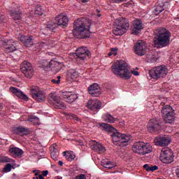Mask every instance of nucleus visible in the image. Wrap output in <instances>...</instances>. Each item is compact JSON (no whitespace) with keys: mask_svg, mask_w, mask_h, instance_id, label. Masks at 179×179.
<instances>
[{"mask_svg":"<svg viewBox=\"0 0 179 179\" xmlns=\"http://www.w3.org/2000/svg\"><path fill=\"white\" fill-rule=\"evenodd\" d=\"M76 54L80 59H82L83 61L86 59L87 57H90L92 54L90 53V51L87 50V48L81 47L76 50Z\"/></svg>","mask_w":179,"mask_h":179,"instance_id":"16","label":"nucleus"},{"mask_svg":"<svg viewBox=\"0 0 179 179\" xmlns=\"http://www.w3.org/2000/svg\"><path fill=\"white\" fill-rule=\"evenodd\" d=\"M1 45H3L5 48V51L7 53L13 52V51H16V42L12 39L3 41L2 40V36L0 35V47Z\"/></svg>","mask_w":179,"mask_h":179,"instance_id":"9","label":"nucleus"},{"mask_svg":"<svg viewBox=\"0 0 179 179\" xmlns=\"http://www.w3.org/2000/svg\"><path fill=\"white\" fill-rule=\"evenodd\" d=\"M119 124H120V127H124V125H125V122L121 121L119 122Z\"/></svg>","mask_w":179,"mask_h":179,"instance_id":"51","label":"nucleus"},{"mask_svg":"<svg viewBox=\"0 0 179 179\" xmlns=\"http://www.w3.org/2000/svg\"><path fill=\"white\" fill-rule=\"evenodd\" d=\"M143 168L145 169V170H146V171H156V170H157V169H159V167L156 165L154 166H149L148 164H145L143 166Z\"/></svg>","mask_w":179,"mask_h":179,"instance_id":"34","label":"nucleus"},{"mask_svg":"<svg viewBox=\"0 0 179 179\" xmlns=\"http://www.w3.org/2000/svg\"><path fill=\"white\" fill-rule=\"evenodd\" d=\"M55 20L57 22L58 26H68V22H69L68 17L64 14L58 15Z\"/></svg>","mask_w":179,"mask_h":179,"instance_id":"24","label":"nucleus"},{"mask_svg":"<svg viewBox=\"0 0 179 179\" xmlns=\"http://www.w3.org/2000/svg\"><path fill=\"white\" fill-rule=\"evenodd\" d=\"M159 125H160V124L157 120L152 119L147 126L148 132H155V131L159 128Z\"/></svg>","mask_w":179,"mask_h":179,"instance_id":"25","label":"nucleus"},{"mask_svg":"<svg viewBox=\"0 0 179 179\" xmlns=\"http://www.w3.org/2000/svg\"><path fill=\"white\" fill-rule=\"evenodd\" d=\"M108 55H109V57H111V55H113V54L111 53V51H110V52L108 53Z\"/></svg>","mask_w":179,"mask_h":179,"instance_id":"55","label":"nucleus"},{"mask_svg":"<svg viewBox=\"0 0 179 179\" xmlns=\"http://www.w3.org/2000/svg\"><path fill=\"white\" fill-rule=\"evenodd\" d=\"M87 107L92 111H97L101 108V103L97 100H90L87 103Z\"/></svg>","mask_w":179,"mask_h":179,"instance_id":"21","label":"nucleus"},{"mask_svg":"<svg viewBox=\"0 0 179 179\" xmlns=\"http://www.w3.org/2000/svg\"><path fill=\"white\" fill-rule=\"evenodd\" d=\"M38 120V118L37 117H30L28 119V121H29V122H34V121H37Z\"/></svg>","mask_w":179,"mask_h":179,"instance_id":"49","label":"nucleus"},{"mask_svg":"<svg viewBox=\"0 0 179 179\" xmlns=\"http://www.w3.org/2000/svg\"><path fill=\"white\" fill-rule=\"evenodd\" d=\"M97 127H99V128H103L108 132H113L111 136L114 145H117L118 146H127L128 142L131 141V135L122 134L117 131V129L108 124L98 123Z\"/></svg>","mask_w":179,"mask_h":179,"instance_id":"3","label":"nucleus"},{"mask_svg":"<svg viewBox=\"0 0 179 179\" xmlns=\"http://www.w3.org/2000/svg\"><path fill=\"white\" fill-rule=\"evenodd\" d=\"M60 59H62V58L55 57L50 62L48 60H43L42 62L41 66L43 69H48V68H57V66L61 64V62L59 61Z\"/></svg>","mask_w":179,"mask_h":179,"instance_id":"12","label":"nucleus"},{"mask_svg":"<svg viewBox=\"0 0 179 179\" xmlns=\"http://www.w3.org/2000/svg\"><path fill=\"white\" fill-rule=\"evenodd\" d=\"M35 47H36L37 50H41L43 47H45V43L42 42V43H38L34 45Z\"/></svg>","mask_w":179,"mask_h":179,"instance_id":"42","label":"nucleus"},{"mask_svg":"<svg viewBox=\"0 0 179 179\" xmlns=\"http://www.w3.org/2000/svg\"><path fill=\"white\" fill-rule=\"evenodd\" d=\"M57 152H51V157L52 159H53V160H57V159H58V157L57 156Z\"/></svg>","mask_w":179,"mask_h":179,"instance_id":"47","label":"nucleus"},{"mask_svg":"<svg viewBox=\"0 0 179 179\" xmlns=\"http://www.w3.org/2000/svg\"><path fill=\"white\" fill-rule=\"evenodd\" d=\"M76 179H87L85 174H80L76 177Z\"/></svg>","mask_w":179,"mask_h":179,"instance_id":"45","label":"nucleus"},{"mask_svg":"<svg viewBox=\"0 0 179 179\" xmlns=\"http://www.w3.org/2000/svg\"><path fill=\"white\" fill-rule=\"evenodd\" d=\"M62 97L66 103H73L78 99V95L71 92H64L62 94Z\"/></svg>","mask_w":179,"mask_h":179,"instance_id":"18","label":"nucleus"},{"mask_svg":"<svg viewBox=\"0 0 179 179\" xmlns=\"http://www.w3.org/2000/svg\"><path fill=\"white\" fill-rule=\"evenodd\" d=\"M114 24L113 32L115 36H122L129 29V23L123 17L116 19Z\"/></svg>","mask_w":179,"mask_h":179,"instance_id":"5","label":"nucleus"},{"mask_svg":"<svg viewBox=\"0 0 179 179\" xmlns=\"http://www.w3.org/2000/svg\"><path fill=\"white\" fill-rule=\"evenodd\" d=\"M169 73V69L166 66H159L150 71V76L152 79L164 78Z\"/></svg>","mask_w":179,"mask_h":179,"instance_id":"8","label":"nucleus"},{"mask_svg":"<svg viewBox=\"0 0 179 179\" xmlns=\"http://www.w3.org/2000/svg\"><path fill=\"white\" fill-rule=\"evenodd\" d=\"M112 72L121 79L128 80L131 79L132 75L139 76V72L136 70L129 71L128 64L124 60H118L112 65Z\"/></svg>","mask_w":179,"mask_h":179,"instance_id":"1","label":"nucleus"},{"mask_svg":"<svg viewBox=\"0 0 179 179\" xmlns=\"http://www.w3.org/2000/svg\"><path fill=\"white\" fill-rule=\"evenodd\" d=\"M79 76V73L75 69H70L66 74V80L68 82H73Z\"/></svg>","mask_w":179,"mask_h":179,"instance_id":"26","label":"nucleus"},{"mask_svg":"<svg viewBox=\"0 0 179 179\" xmlns=\"http://www.w3.org/2000/svg\"><path fill=\"white\" fill-rule=\"evenodd\" d=\"M143 148V142H136L132 146V150L134 153L142 155V149Z\"/></svg>","mask_w":179,"mask_h":179,"instance_id":"27","label":"nucleus"},{"mask_svg":"<svg viewBox=\"0 0 179 179\" xmlns=\"http://www.w3.org/2000/svg\"><path fill=\"white\" fill-rule=\"evenodd\" d=\"M54 43H55V41L50 40L48 43H46V45H50V47H54Z\"/></svg>","mask_w":179,"mask_h":179,"instance_id":"48","label":"nucleus"},{"mask_svg":"<svg viewBox=\"0 0 179 179\" xmlns=\"http://www.w3.org/2000/svg\"><path fill=\"white\" fill-rule=\"evenodd\" d=\"M10 92H11L13 94H14L19 99L25 100V101H27V100H29V98L27 97V96L24 94L23 92H22V90L17 89V87H10Z\"/></svg>","mask_w":179,"mask_h":179,"instance_id":"20","label":"nucleus"},{"mask_svg":"<svg viewBox=\"0 0 179 179\" xmlns=\"http://www.w3.org/2000/svg\"><path fill=\"white\" fill-rule=\"evenodd\" d=\"M67 118L70 120H75V121H79V117L76 115H73L72 113L67 115Z\"/></svg>","mask_w":179,"mask_h":179,"instance_id":"39","label":"nucleus"},{"mask_svg":"<svg viewBox=\"0 0 179 179\" xmlns=\"http://www.w3.org/2000/svg\"><path fill=\"white\" fill-rule=\"evenodd\" d=\"M52 83H54L55 85H59L61 82V76H58L57 78L52 79L51 80Z\"/></svg>","mask_w":179,"mask_h":179,"instance_id":"40","label":"nucleus"},{"mask_svg":"<svg viewBox=\"0 0 179 179\" xmlns=\"http://www.w3.org/2000/svg\"><path fill=\"white\" fill-rule=\"evenodd\" d=\"M64 153L66 159L69 162H72V160H74L75 157H76V155H75V153H73V152L72 151H67V152H64Z\"/></svg>","mask_w":179,"mask_h":179,"instance_id":"33","label":"nucleus"},{"mask_svg":"<svg viewBox=\"0 0 179 179\" xmlns=\"http://www.w3.org/2000/svg\"><path fill=\"white\" fill-rule=\"evenodd\" d=\"M110 51H111V54H113V55H117L118 48H112Z\"/></svg>","mask_w":179,"mask_h":179,"instance_id":"46","label":"nucleus"},{"mask_svg":"<svg viewBox=\"0 0 179 179\" xmlns=\"http://www.w3.org/2000/svg\"><path fill=\"white\" fill-rule=\"evenodd\" d=\"M82 2H87L89 0H81Z\"/></svg>","mask_w":179,"mask_h":179,"instance_id":"56","label":"nucleus"},{"mask_svg":"<svg viewBox=\"0 0 179 179\" xmlns=\"http://www.w3.org/2000/svg\"><path fill=\"white\" fill-rule=\"evenodd\" d=\"M178 135H179L178 134H176V136H178Z\"/></svg>","mask_w":179,"mask_h":179,"instance_id":"57","label":"nucleus"},{"mask_svg":"<svg viewBox=\"0 0 179 179\" xmlns=\"http://www.w3.org/2000/svg\"><path fill=\"white\" fill-rule=\"evenodd\" d=\"M12 170V165L7 164L3 169V173H9Z\"/></svg>","mask_w":179,"mask_h":179,"instance_id":"38","label":"nucleus"},{"mask_svg":"<svg viewBox=\"0 0 179 179\" xmlns=\"http://www.w3.org/2000/svg\"><path fill=\"white\" fill-rule=\"evenodd\" d=\"M143 29V24L141 20H135L133 24V34H139L141 33V30Z\"/></svg>","mask_w":179,"mask_h":179,"instance_id":"22","label":"nucleus"},{"mask_svg":"<svg viewBox=\"0 0 179 179\" xmlns=\"http://www.w3.org/2000/svg\"><path fill=\"white\" fill-rule=\"evenodd\" d=\"M113 2H115V3H117L118 2H122L124 0H112Z\"/></svg>","mask_w":179,"mask_h":179,"instance_id":"52","label":"nucleus"},{"mask_svg":"<svg viewBox=\"0 0 179 179\" xmlns=\"http://www.w3.org/2000/svg\"><path fill=\"white\" fill-rule=\"evenodd\" d=\"M9 152L11 156L13 157H18L19 156H22L23 155V150L19 148H10L9 150Z\"/></svg>","mask_w":179,"mask_h":179,"instance_id":"29","label":"nucleus"},{"mask_svg":"<svg viewBox=\"0 0 179 179\" xmlns=\"http://www.w3.org/2000/svg\"><path fill=\"white\" fill-rule=\"evenodd\" d=\"M50 99L53 101V104L55 108H59L63 110L64 108H66V105L61 101V98L57 96L55 93H50L49 95Z\"/></svg>","mask_w":179,"mask_h":179,"instance_id":"14","label":"nucleus"},{"mask_svg":"<svg viewBox=\"0 0 179 179\" xmlns=\"http://www.w3.org/2000/svg\"><path fill=\"white\" fill-rule=\"evenodd\" d=\"M164 5L163 3L157 6L155 8V15H159V13H162L163 10H164V8L163 7Z\"/></svg>","mask_w":179,"mask_h":179,"instance_id":"36","label":"nucleus"},{"mask_svg":"<svg viewBox=\"0 0 179 179\" xmlns=\"http://www.w3.org/2000/svg\"><path fill=\"white\" fill-rule=\"evenodd\" d=\"M176 176L179 178V169L176 170Z\"/></svg>","mask_w":179,"mask_h":179,"instance_id":"53","label":"nucleus"},{"mask_svg":"<svg viewBox=\"0 0 179 179\" xmlns=\"http://www.w3.org/2000/svg\"><path fill=\"white\" fill-rule=\"evenodd\" d=\"M164 121L166 124H173L176 117L174 116V110L169 105L164 106L162 110Z\"/></svg>","mask_w":179,"mask_h":179,"instance_id":"7","label":"nucleus"},{"mask_svg":"<svg viewBox=\"0 0 179 179\" xmlns=\"http://www.w3.org/2000/svg\"><path fill=\"white\" fill-rule=\"evenodd\" d=\"M159 160L164 164H170L174 162V152L170 148H163L161 150Z\"/></svg>","mask_w":179,"mask_h":179,"instance_id":"6","label":"nucleus"},{"mask_svg":"<svg viewBox=\"0 0 179 179\" xmlns=\"http://www.w3.org/2000/svg\"><path fill=\"white\" fill-rule=\"evenodd\" d=\"M35 15H38V16H41L43 15V9L41 6H37L35 8Z\"/></svg>","mask_w":179,"mask_h":179,"instance_id":"37","label":"nucleus"},{"mask_svg":"<svg viewBox=\"0 0 179 179\" xmlns=\"http://www.w3.org/2000/svg\"><path fill=\"white\" fill-rule=\"evenodd\" d=\"M57 144H53L50 147V151L51 153H57Z\"/></svg>","mask_w":179,"mask_h":179,"instance_id":"43","label":"nucleus"},{"mask_svg":"<svg viewBox=\"0 0 179 179\" xmlns=\"http://www.w3.org/2000/svg\"><path fill=\"white\" fill-rule=\"evenodd\" d=\"M32 97L38 102L45 101L46 99L45 93H44V91H42L41 89L38 87L32 90Z\"/></svg>","mask_w":179,"mask_h":179,"instance_id":"15","label":"nucleus"},{"mask_svg":"<svg viewBox=\"0 0 179 179\" xmlns=\"http://www.w3.org/2000/svg\"><path fill=\"white\" fill-rule=\"evenodd\" d=\"M102 118L103 121H106V122H109V124H114V122L117 121V119L109 113L103 114L102 115Z\"/></svg>","mask_w":179,"mask_h":179,"instance_id":"30","label":"nucleus"},{"mask_svg":"<svg viewBox=\"0 0 179 179\" xmlns=\"http://www.w3.org/2000/svg\"><path fill=\"white\" fill-rule=\"evenodd\" d=\"M33 173H35V176L37 179H44V177H43V175L38 174V173H40L39 170H34L33 171Z\"/></svg>","mask_w":179,"mask_h":179,"instance_id":"41","label":"nucleus"},{"mask_svg":"<svg viewBox=\"0 0 179 179\" xmlns=\"http://www.w3.org/2000/svg\"><path fill=\"white\" fill-rule=\"evenodd\" d=\"M171 142V137L169 136H159L154 140V143L157 146H169Z\"/></svg>","mask_w":179,"mask_h":179,"instance_id":"11","label":"nucleus"},{"mask_svg":"<svg viewBox=\"0 0 179 179\" xmlns=\"http://www.w3.org/2000/svg\"><path fill=\"white\" fill-rule=\"evenodd\" d=\"M11 16L14 20H20V19H22V13L20 11H15V13H13Z\"/></svg>","mask_w":179,"mask_h":179,"instance_id":"35","label":"nucleus"},{"mask_svg":"<svg viewBox=\"0 0 179 179\" xmlns=\"http://www.w3.org/2000/svg\"><path fill=\"white\" fill-rule=\"evenodd\" d=\"M2 162H5L6 163H10V162H13V159L8 158V157H3L2 158Z\"/></svg>","mask_w":179,"mask_h":179,"instance_id":"44","label":"nucleus"},{"mask_svg":"<svg viewBox=\"0 0 179 179\" xmlns=\"http://www.w3.org/2000/svg\"><path fill=\"white\" fill-rule=\"evenodd\" d=\"M59 166H63L64 162L62 161H59Z\"/></svg>","mask_w":179,"mask_h":179,"instance_id":"54","label":"nucleus"},{"mask_svg":"<svg viewBox=\"0 0 179 179\" xmlns=\"http://www.w3.org/2000/svg\"><path fill=\"white\" fill-rule=\"evenodd\" d=\"M152 150H153V147H152V144L149 143L143 142V148H142L141 155H148L149 153H151Z\"/></svg>","mask_w":179,"mask_h":179,"instance_id":"28","label":"nucleus"},{"mask_svg":"<svg viewBox=\"0 0 179 179\" xmlns=\"http://www.w3.org/2000/svg\"><path fill=\"white\" fill-rule=\"evenodd\" d=\"M101 166H103V167H105V169H114V167H115L117 166V164L114 162H111L108 160H103L101 161Z\"/></svg>","mask_w":179,"mask_h":179,"instance_id":"31","label":"nucleus"},{"mask_svg":"<svg viewBox=\"0 0 179 179\" xmlns=\"http://www.w3.org/2000/svg\"><path fill=\"white\" fill-rule=\"evenodd\" d=\"M155 44H157L159 47H167L170 44V37L171 34L169 30L164 28H159L157 30Z\"/></svg>","mask_w":179,"mask_h":179,"instance_id":"4","label":"nucleus"},{"mask_svg":"<svg viewBox=\"0 0 179 179\" xmlns=\"http://www.w3.org/2000/svg\"><path fill=\"white\" fill-rule=\"evenodd\" d=\"M18 38L26 47H31V45H34L33 43V36L20 35Z\"/></svg>","mask_w":179,"mask_h":179,"instance_id":"23","label":"nucleus"},{"mask_svg":"<svg viewBox=\"0 0 179 179\" xmlns=\"http://www.w3.org/2000/svg\"><path fill=\"white\" fill-rule=\"evenodd\" d=\"M42 175L43 177H47V176H48V171H43Z\"/></svg>","mask_w":179,"mask_h":179,"instance_id":"50","label":"nucleus"},{"mask_svg":"<svg viewBox=\"0 0 179 179\" xmlns=\"http://www.w3.org/2000/svg\"><path fill=\"white\" fill-rule=\"evenodd\" d=\"M14 132L17 135H20L21 136H24V135H27V130L23 127H15L14 129Z\"/></svg>","mask_w":179,"mask_h":179,"instance_id":"32","label":"nucleus"},{"mask_svg":"<svg viewBox=\"0 0 179 179\" xmlns=\"http://www.w3.org/2000/svg\"><path fill=\"white\" fill-rule=\"evenodd\" d=\"M98 17H100V14L98 15Z\"/></svg>","mask_w":179,"mask_h":179,"instance_id":"58","label":"nucleus"},{"mask_svg":"<svg viewBox=\"0 0 179 179\" xmlns=\"http://www.w3.org/2000/svg\"><path fill=\"white\" fill-rule=\"evenodd\" d=\"M21 71L26 78L30 79L34 75V69L31 64L24 61L21 65Z\"/></svg>","mask_w":179,"mask_h":179,"instance_id":"10","label":"nucleus"},{"mask_svg":"<svg viewBox=\"0 0 179 179\" xmlns=\"http://www.w3.org/2000/svg\"><path fill=\"white\" fill-rule=\"evenodd\" d=\"M0 68H1V64H0Z\"/></svg>","mask_w":179,"mask_h":179,"instance_id":"59","label":"nucleus"},{"mask_svg":"<svg viewBox=\"0 0 179 179\" xmlns=\"http://www.w3.org/2000/svg\"><path fill=\"white\" fill-rule=\"evenodd\" d=\"M146 43L143 41H138L134 45V52L137 55H145L146 54Z\"/></svg>","mask_w":179,"mask_h":179,"instance_id":"13","label":"nucleus"},{"mask_svg":"<svg viewBox=\"0 0 179 179\" xmlns=\"http://www.w3.org/2000/svg\"><path fill=\"white\" fill-rule=\"evenodd\" d=\"M61 1H64V0H61Z\"/></svg>","mask_w":179,"mask_h":179,"instance_id":"60","label":"nucleus"},{"mask_svg":"<svg viewBox=\"0 0 179 179\" xmlns=\"http://www.w3.org/2000/svg\"><path fill=\"white\" fill-rule=\"evenodd\" d=\"M88 92L93 97H99L101 94V88L97 83H94L88 87Z\"/></svg>","mask_w":179,"mask_h":179,"instance_id":"17","label":"nucleus"},{"mask_svg":"<svg viewBox=\"0 0 179 179\" xmlns=\"http://www.w3.org/2000/svg\"><path fill=\"white\" fill-rule=\"evenodd\" d=\"M90 26L92 20L89 18H78L75 22L73 34L76 38H87L90 37Z\"/></svg>","mask_w":179,"mask_h":179,"instance_id":"2","label":"nucleus"},{"mask_svg":"<svg viewBox=\"0 0 179 179\" xmlns=\"http://www.w3.org/2000/svg\"><path fill=\"white\" fill-rule=\"evenodd\" d=\"M90 146L93 150H96V152H99L100 153H104L106 152V148L96 141L91 140L90 141Z\"/></svg>","mask_w":179,"mask_h":179,"instance_id":"19","label":"nucleus"}]
</instances>
